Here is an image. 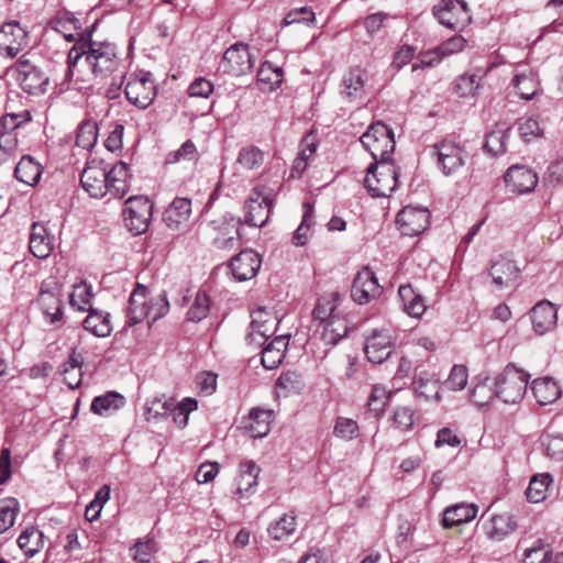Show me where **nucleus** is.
I'll list each match as a JSON object with an SVG mask.
<instances>
[{"label":"nucleus","instance_id":"39","mask_svg":"<svg viewBox=\"0 0 563 563\" xmlns=\"http://www.w3.org/2000/svg\"><path fill=\"white\" fill-rule=\"evenodd\" d=\"M284 71L279 66L271 62L261 65L257 71V84L262 91L271 92L276 90L283 82Z\"/></svg>","mask_w":563,"mask_h":563},{"label":"nucleus","instance_id":"47","mask_svg":"<svg viewBox=\"0 0 563 563\" xmlns=\"http://www.w3.org/2000/svg\"><path fill=\"white\" fill-rule=\"evenodd\" d=\"M37 302L51 323H55L62 318V301L57 294L48 290H42Z\"/></svg>","mask_w":563,"mask_h":563},{"label":"nucleus","instance_id":"6","mask_svg":"<svg viewBox=\"0 0 563 563\" xmlns=\"http://www.w3.org/2000/svg\"><path fill=\"white\" fill-rule=\"evenodd\" d=\"M433 12L438 21L450 30L463 31L472 22L470 9L464 0H440Z\"/></svg>","mask_w":563,"mask_h":563},{"label":"nucleus","instance_id":"35","mask_svg":"<svg viewBox=\"0 0 563 563\" xmlns=\"http://www.w3.org/2000/svg\"><path fill=\"white\" fill-rule=\"evenodd\" d=\"M478 508L474 504L461 503L448 507L443 512L442 525L451 528L472 521L477 515Z\"/></svg>","mask_w":563,"mask_h":563},{"label":"nucleus","instance_id":"21","mask_svg":"<svg viewBox=\"0 0 563 563\" xmlns=\"http://www.w3.org/2000/svg\"><path fill=\"white\" fill-rule=\"evenodd\" d=\"M508 189L516 194L532 191L538 185L537 174L522 165L510 166L504 176Z\"/></svg>","mask_w":563,"mask_h":563},{"label":"nucleus","instance_id":"34","mask_svg":"<svg viewBox=\"0 0 563 563\" xmlns=\"http://www.w3.org/2000/svg\"><path fill=\"white\" fill-rule=\"evenodd\" d=\"M245 209V220L244 222L249 225L253 227H263L271 213V202L267 198L263 197L260 199L250 197L244 206Z\"/></svg>","mask_w":563,"mask_h":563},{"label":"nucleus","instance_id":"56","mask_svg":"<svg viewBox=\"0 0 563 563\" xmlns=\"http://www.w3.org/2000/svg\"><path fill=\"white\" fill-rule=\"evenodd\" d=\"M20 511L19 501L15 498L3 499L0 503V533L9 530Z\"/></svg>","mask_w":563,"mask_h":563},{"label":"nucleus","instance_id":"9","mask_svg":"<svg viewBox=\"0 0 563 563\" xmlns=\"http://www.w3.org/2000/svg\"><path fill=\"white\" fill-rule=\"evenodd\" d=\"M152 217V205L144 196H132L126 199L124 221L129 231L134 235L144 233Z\"/></svg>","mask_w":563,"mask_h":563},{"label":"nucleus","instance_id":"22","mask_svg":"<svg viewBox=\"0 0 563 563\" xmlns=\"http://www.w3.org/2000/svg\"><path fill=\"white\" fill-rule=\"evenodd\" d=\"M530 319L533 331L538 335H544L555 329L558 322V309L552 302L542 300L531 309Z\"/></svg>","mask_w":563,"mask_h":563},{"label":"nucleus","instance_id":"58","mask_svg":"<svg viewBox=\"0 0 563 563\" xmlns=\"http://www.w3.org/2000/svg\"><path fill=\"white\" fill-rule=\"evenodd\" d=\"M296 527V517L284 515L279 520L271 525L268 533L274 540H284L295 532Z\"/></svg>","mask_w":563,"mask_h":563},{"label":"nucleus","instance_id":"20","mask_svg":"<svg viewBox=\"0 0 563 563\" xmlns=\"http://www.w3.org/2000/svg\"><path fill=\"white\" fill-rule=\"evenodd\" d=\"M274 419V410L255 407L243 418L242 424L246 433L254 439H260L269 433Z\"/></svg>","mask_w":563,"mask_h":563},{"label":"nucleus","instance_id":"44","mask_svg":"<svg viewBox=\"0 0 563 563\" xmlns=\"http://www.w3.org/2000/svg\"><path fill=\"white\" fill-rule=\"evenodd\" d=\"M340 296L338 292H331L329 295L322 296L314 308L313 318L316 321H319V327L325 323L328 320L340 316L341 313L338 311V302Z\"/></svg>","mask_w":563,"mask_h":563},{"label":"nucleus","instance_id":"23","mask_svg":"<svg viewBox=\"0 0 563 563\" xmlns=\"http://www.w3.org/2000/svg\"><path fill=\"white\" fill-rule=\"evenodd\" d=\"M130 187L131 174L128 164L118 162L110 170L107 169V195L121 199L129 192Z\"/></svg>","mask_w":563,"mask_h":563},{"label":"nucleus","instance_id":"29","mask_svg":"<svg viewBox=\"0 0 563 563\" xmlns=\"http://www.w3.org/2000/svg\"><path fill=\"white\" fill-rule=\"evenodd\" d=\"M288 343L289 336L287 334H280L262 345L263 366L267 369L278 367L285 358Z\"/></svg>","mask_w":563,"mask_h":563},{"label":"nucleus","instance_id":"4","mask_svg":"<svg viewBox=\"0 0 563 563\" xmlns=\"http://www.w3.org/2000/svg\"><path fill=\"white\" fill-rule=\"evenodd\" d=\"M360 142L369 152L374 162L389 161V155L395 148L393 131L382 122L372 124L360 137Z\"/></svg>","mask_w":563,"mask_h":563},{"label":"nucleus","instance_id":"30","mask_svg":"<svg viewBox=\"0 0 563 563\" xmlns=\"http://www.w3.org/2000/svg\"><path fill=\"white\" fill-rule=\"evenodd\" d=\"M531 390L538 404L547 406L555 402L562 396L561 386L551 377H541L532 382Z\"/></svg>","mask_w":563,"mask_h":563},{"label":"nucleus","instance_id":"51","mask_svg":"<svg viewBox=\"0 0 563 563\" xmlns=\"http://www.w3.org/2000/svg\"><path fill=\"white\" fill-rule=\"evenodd\" d=\"M320 327H322V339L328 344H336L347 334V323L345 318L341 314L328 320Z\"/></svg>","mask_w":563,"mask_h":563},{"label":"nucleus","instance_id":"55","mask_svg":"<svg viewBox=\"0 0 563 563\" xmlns=\"http://www.w3.org/2000/svg\"><path fill=\"white\" fill-rule=\"evenodd\" d=\"M20 549L27 556H33L42 548V533L35 528L25 529L18 538Z\"/></svg>","mask_w":563,"mask_h":563},{"label":"nucleus","instance_id":"53","mask_svg":"<svg viewBox=\"0 0 563 563\" xmlns=\"http://www.w3.org/2000/svg\"><path fill=\"white\" fill-rule=\"evenodd\" d=\"M518 133L523 142L530 143L541 139L544 129L538 117H528L518 121Z\"/></svg>","mask_w":563,"mask_h":563},{"label":"nucleus","instance_id":"57","mask_svg":"<svg viewBox=\"0 0 563 563\" xmlns=\"http://www.w3.org/2000/svg\"><path fill=\"white\" fill-rule=\"evenodd\" d=\"M198 401L195 398L186 397L178 404L174 402V408L170 411L174 416L175 424L184 429L188 424L189 413L197 410Z\"/></svg>","mask_w":563,"mask_h":563},{"label":"nucleus","instance_id":"10","mask_svg":"<svg viewBox=\"0 0 563 563\" xmlns=\"http://www.w3.org/2000/svg\"><path fill=\"white\" fill-rule=\"evenodd\" d=\"M254 63L255 58L249 46L243 43H235L224 52L220 67L227 74L242 76L251 71Z\"/></svg>","mask_w":563,"mask_h":563},{"label":"nucleus","instance_id":"45","mask_svg":"<svg viewBox=\"0 0 563 563\" xmlns=\"http://www.w3.org/2000/svg\"><path fill=\"white\" fill-rule=\"evenodd\" d=\"M14 174L21 183L34 186L42 175V167L31 156H23L18 163Z\"/></svg>","mask_w":563,"mask_h":563},{"label":"nucleus","instance_id":"16","mask_svg":"<svg viewBox=\"0 0 563 563\" xmlns=\"http://www.w3.org/2000/svg\"><path fill=\"white\" fill-rule=\"evenodd\" d=\"M467 44V40L462 35H454L432 51L421 55L419 63L412 66V70L420 67H430L438 65L443 58L462 52Z\"/></svg>","mask_w":563,"mask_h":563},{"label":"nucleus","instance_id":"60","mask_svg":"<svg viewBox=\"0 0 563 563\" xmlns=\"http://www.w3.org/2000/svg\"><path fill=\"white\" fill-rule=\"evenodd\" d=\"M98 126L93 121H85L77 132V145L90 150L97 142Z\"/></svg>","mask_w":563,"mask_h":563},{"label":"nucleus","instance_id":"7","mask_svg":"<svg viewBox=\"0 0 563 563\" xmlns=\"http://www.w3.org/2000/svg\"><path fill=\"white\" fill-rule=\"evenodd\" d=\"M156 85L148 71L130 75L125 85V96L130 103L140 109L147 108L156 97Z\"/></svg>","mask_w":563,"mask_h":563},{"label":"nucleus","instance_id":"50","mask_svg":"<svg viewBox=\"0 0 563 563\" xmlns=\"http://www.w3.org/2000/svg\"><path fill=\"white\" fill-rule=\"evenodd\" d=\"M174 408L173 399L154 397L147 399L144 406V418L146 421H157L170 413Z\"/></svg>","mask_w":563,"mask_h":563},{"label":"nucleus","instance_id":"25","mask_svg":"<svg viewBox=\"0 0 563 563\" xmlns=\"http://www.w3.org/2000/svg\"><path fill=\"white\" fill-rule=\"evenodd\" d=\"M488 273L496 287L506 288L511 286L518 278L519 267L515 261L499 256L492 263Z\"/></svg>","mask_w":563,"mask_h":563},{"label":"nucleus","instance_id":"36","mask_svg":"<svg viewBox=\"0 0 563 563\" xmlns=\"http://www.w3.org/2000/svg\"><path fill=\"white\" fill-rule=\"evenodd\" d=\"M366 71L360 67L351 68L342 79V95L350 100H358L364 96Z\"/></svg>","mask_w":563,"mask_h":563},{"label":"nucleus","instance_id":"1","mask_svg":"<svg viewBox=\"0 0 563 563\" xmlns=\"http://www.w3.org/2000/svg\"><path fill=\"white\" fill-rule=\"evenodd\" d=\"M96 25L97 20L84 33H79L78 38L73 34V76L76 73L77 79L82 81L89 74L107 78L115 71L123 74L124 70L123 60L113 43L91 38Z\"/></svg>","mask_w":563,"mask_h":563},{"label":"nucleus","instance_id":"41","mask_svg":"<svg viewBox=\"0 0 563 563\" xmlns=\"http://www.w3.org/2000/svg\"><path fill=\"white\" fill-rule=\"evenodd\" d=\"M511 135V129L506 123H497L486 135L485 148L492 155L504 154Z\"/></svg>","mask_w":563,"mask_h":563},{"label":"nucleus","instance_id":"61","mask_svg":"<svg viewBox=\"0 0 563 563\" xmlns=\"http://www.w3.org/2000/svg\"><path fill=\"white\" fill-rule=\"evenodd\" d=\"M468 379V372L464 365H454L448 378L444 382V387L452 391H460L465 388Z\"/></svg>","mask_w":563,"mask_h":563},{"label":"nucleus","instance_id":"11","mask_svg":"<svg viewBox=\"0 0 563 563\" xmlns=\"http://www.w3.org/2000/svg\"><path fill=\"white\" fill-rule=\"evenodd\" d=\"M438 168L444 176L455 175L465 163L462 147L452 141H442L433 146Z\"/></svg>","mask_w":563,"mask_h":563},{"label":"nucleus","instance_id":"33","mask_svg":"<svg viewBox=\"0 0 563 563\" xmlns=\"http://www.w3.org/2000/svg\"><path fill=\"white\" fill-rule=\"evenodd\" d=\"M415 393L419 398L424 401L440 402L441 386L438 378L426 372H421L413 380Z\"/></svg>","mask_w":563,"mask_h":563},{"label":"nucleus","instance_id":"64","mask_svg":"<svg viewBox=\"0 0 563 563\" xmlns=\"http://www.w3.org/2000/svg\"><path fill=\"white\" fill-rule=\"evenodd\" d=\"M391 391L383 385H374L368 397L367 406L371 411L379 413L384 410L390 398Z\"/></svg>","mask_w":563,"mask_h":563},{"label":"nucleus","instance_id":"17","mask_svg":"<svg viewBox=\"0 0 563 563\" xmlns=\"http://www.w3.org/2000/svg\"><path fill=\"white\" fill-rule=\"evenodd\" d=\"M262 265L260 254L246 249L236 254L230 262L232 276L238 282H245L254 278Z\"/></svg>","mask_w":563,"mask_h":563},{"label":"nucleus","instance_id":"12","mask_svg":"<svg viewBox=\"0 0 563 563\" xmlns=\"http://www.w3.org/2000/svg\"><path fill=\"white\" fill-rule=\"evenodd\" d=\"M396 223L404 235L415 236L429 227L430 212L427 208L406 206L398 212Z\"/></svg>","mask_w":563,"mask_h":563},{"label":"nucleus","instance_id":"43","mask_svg":"<svg viewBox=\"0 0 563 563\" xmlns=\"http://www.w3.org/2000/svg\"><path fill=\"white\" fill-rule=\"evenodd\" d=\"M552 482L553 478L549 473L532 476L526 489L528 501L533 504L543 501L548 496V490Z\"/></svg>","mask_w":563,"mask_h":563},{"label":"nucleus","instance_id":"59","mask_svg":"<svg viewBox=\"0 0 563 563\" xmlns=\"http://www.w3.org/2000/svg\"><path fill=\"white\" fill-rule=\"evenodd\" d=\"M210 309V299L206 291L198 290L195 299L187 312V318L190 321L198 322L205 319Z\"/></svg>","mask_w":563,"mask_h":563},{"label":"nucleus","instance_id":"24","mask_svg":"<svg viewBox=\"0 0 563 563\" xmlns=\"http://www.w3.org/2000/svg\"><path fill=\"white\" fill-rule=\"evenodd\" d=\"M151 297L147 287L137 284L129 298L128 322L130 325L137 324L148 317Z\"/></svg>","mask_w":563,"mask_h":563},{"label":"nucleus","instance_id":"62","mask_svg":"<svg viewBox=\"0 0 563 563\" xmlns=\"http://www.w3.org/2000/svg\"><path fill=\"white\" fill-rule=\"evenodd\" d=\"M333 433L339 439L351 441L358 435V424L353 419L339 417L335 421Z\"/></svg>","mask_w":563,"mask_h":563},{"label":"nucleus","instance_id":"27","mask_svg":"<svg viewBox=\"0 0 563 563\" xmlns=\"http://www.w3.org/2000/svg\"><path fill=\"white\" fill-rule=\"evenodd\" d=\"M486 71L476 68L457 76L453 82L454 92L463 99H474L483 86Z\"/></svg>","mask_w":563,"mask_h":563},{"label":"nucleus","instance_id":"15","mask_svg":"<svg viewBox=\"0 0 563 563\" xmlns=\"http://www.w3.org/2000/svg\"><path fill=\"white\" fill-rule=\"evenodd\" d=\"M395 339L388 329H375L366 338L365 354L369 362L380 364L387 360L394 349Z\"/></svg>","mask_w":563,"mask_h":563},{"label":"nucleus","instance_id":"19","mask_svg":"<svg viewBox=\"0 0 563 563\" xmlns=\"http://www.w3.org/2000/svg\"><path fill=\"white\" fill-rule=\"evenodd\" d=\"M380 294L375 274L367 267L360 271L354 278L351 296L358 305L367 303Z\"/></svg>","mask_w":563,"mask_h":563},{"label":"nucleus","instance_id":"18","mask_svg":"<svg viewBox=\"0 0 563 563\" xmlns=\"http://www.w3.org/2000/svg\"><path fill=\"white\" fill-rule=\"evenodd\" d=\"M27 44V35L15 22L5 23L0 29V54L14 57Z\"/></svg>","mask_w":563,"mask_h":563},{"label":"nucleus","instance_id":"48","mask_svg":"<svg viewBox=\"0 0 563 563\" xmlns=\"http://www.w3.org/2000/svg\"><path fill=\"white\" fill-rule=\"evenodd\" d=\"M514 85L517 93L525 100H531L541 90L537 74L533 71L516 75Z\"/></svg>","mask_w":563,"mask_h":563},{"label":"nucleus","instance_id":"5","mask_svg":"<svg viewBox=\"0 0 563 563\" xmlns=\"http://www.w3.org/2000/svg\"><path fill=\"white\" fill-rule=\"evenodd\" d=\"M280 318L274 308L258 307L252 312L247 341L251 345L262 346L277 331Z\"/></svg>","mask_w":563,"mask_h":563},{"label":"nucleus","instance_id":"63","mask_svg":"<svg viewBox=\"0 0 563 563\" xmlns=\"http://www.w3.org/2000/svg\"><path fill=\"white\" fill-rule=\"evenodd\" d=\"M550 560L551 552L542 540H537L523 554V563H549Z\"/></svg>","mask_w":563,"mask_h":563},{"label":"nucleus","instance_id":"52","mask_svg":"<svg viewBox=\"0 0 563 563\" xmlns=\"http://www.w3.org/2000/svg\"><path fill=\"white\" fill-rule=\"evenodd\" d=\"M263 162L264 153L254 145L241 147L236 156V164L245 170L257 169Z\"/></svg>","mask_w":563,"mask_h":563},{"label":"nucleus","instance_id":"46","mask_svg":"<svg viewBox=\"0 0 563 563\" xmlns=\"http://www.w3.org/2000/svg\"><path fill=\"white\" fill-rule=\"evenodd\" d=\"M93 297L92 285L86 280L73 285V309H76L77 313L82 314L87 309L92 308Z\"/></svg>","mask_w":563,"mask_h":563},{"label":"nucleus","instance_id":"14","mask_svg":"<svg viewBox=\"0 0 563 563\" xmlns=\"http://www.w3.org/2000/svg\"><path fill=\"white\" fill-rule=\"evenodd\" d=\"M260 474L261 467L254 461H241L234 478V498L240 500L254 495L257 490Z\"/></svg>","mask_w":563,"mask_h":563},{"label":"nucleus","instance_id":"2","mask_svg":"<svg viewBox=\"0 0 563 563\" xmlns=\"http://www.w3.org/2000/svg\"><path fill=\"white\" fill-rule=\"evenodd\" d=\"M364 184L372 197H389L398 186V170L391 161L374 162L367 167Z\"/></svg>","mask_w":563,"mask_h":563},{"label":"nucleus","instance_id":"28","mask_svg":"<svg viewBox=\"0 0 563 563\" xmlns=\"http://www.w3.org/2000/svg\"><path fill=\"white\" fill-rule=\"evenodd\" d=\"M86 312L87 316H80V318H78L76 321L79 322L87 332L98 338H106L110 335L112 331V324L110 321V314L108 312L95 309L93 307L87 309Z\"/></svg>","mask_w":563,"mask_h":563},{"label":"nucleus","instance_id":"37","mask_svg":"<svg viewBox=\"0 0 563 563\" xmlns=\"http://www.w3.org/2000/svg\"><path fill=\"white\" fill-rule=\"evenodd\" d=\"M29 246L31 253L37 258L49 256L53 250L52 239L42 223H33Z\"/></svg>","mask_w":563,"mask_h":563},{"label":"nucleus","instance_id":"42","mask_svg":"<svg viewBox=\"0 0 563 563\" xmlns=\"http://www.w3.org/2000/svg\"><path fill=\"white\" fill-rule=\"evenodd\" d=\"M470 397L471 401L478 407L489 405L497 397L495 379L487 376L478 378L471 389Z\"/></svg>","mask_w":563,"mask_h":563},{"label":"nucleus","instance_id":"3","mask_svg":"<svg viewBox=\"0 0 563 563\" xmlns=\"http://www.w3.org/2000/svg\"><path fill=\"white\" fill-rule=\"evenodd\" d=\"M530 375L523 369L508 365L501 373L494 377L497 398L506 404H517L526 395Z\"/></svg>","mask_w":563,"mask_h":563},{"label":"nucleus","instance_id":"40","mask_svg":"<svg viewBox=\"0 0 563 563\" xmlns=\"http://www.w3.org/2000/svg\"><path fill=\"white\" fill-rule=\"evenodd\" d=\"M516 526L511 516L507 514L494 515L485 522L484 529L490 540L500 541L515 530Z\"/></svg>","mask_w":563,"mask_h":563},{"label":"nucleus","instance_id":"32","mask_svg":"<svg viewBox=\"0 0 563 563\" xmlns=\"http://www.w3.org/2000/svg\"><path fill=\"white\" fill-rule=\"evenodd\" d=\"M402 310L411 318L419 319L427 310L424 298L410 284L401 285L398 289Z\"/></svg>","mask_w":563,"mask_h":563},{"label":"nucleus","instance_id":"38","mask_svg":"<svg viewBox=\"0 0 563 563\" xmlns=\"http://www.w3.org/2000/svg\"><path fill=\"white\" fill-rule=\"evenodd\" d=\"M125 405V398L117 391H108L93 398L90 410L98 416L109 417Z\"/></svg>","mask_w":563,"mask_h":563},{"label":"nucleus","instance_id":"13","mask_svg":"<svg viewBox=\"0 0 563 563\" xmlns=\"http://www.w3.org/2000/svg\"><path fill=\"white\" fill-rule=\"evenodd\" d=\"M80 185L91 198H102L107 195V168L102 162L92 161L80 174Z\"/></svg>","mask_w":563,"mask_h":563},{"label":"nucleus","instance_id":"8","mask_svg":"<svg viewBox=\"0 0 563 563\" xmlns=\"http://www.w3.org/2000/svg\"><path fill=\"white\" fill-rule=\"evenodd\" d=\"M15 81L29 95H41L46 91L48 77L29 59L21 58L11 68Z\"/></svg>","mask_w":563,"mask_h":563},{"label":"nucleus","instance_id":"31","mask_svg":"<svg viewBox=\"0 0 563 563\" xmlns=\"http://www.w3.org/2000/svg\"><path fill=\"white\" fill-rule=\"evenodd\" d=\"M47 41L57 42L62 40L64 45L70 42V13L67 10H60L49 20L45 29Z\"/></svg>","mask_w":563,"mask_h":563},{"label":"nucleus","instance_id":"26","mask_svg":"<svg viewBox=\"0 0 563 563\" xmlns=\"http://www.w3.org/2000/svg\"><path fill=\"white\" fill-rule=\"evenodd\" d=\"M191 216V201L187 198L177 197L166 208L164 222L170 230H183L188 225Z\"/></svg>","mask_w":563,"mask_h":563},{"label":"nucleus","instance_id":"54","mask_svg":"<svg viewBox=\"0 0 563 563\" xmlns=\"http://www.w3.org/2000/svg\"><path fill=\"white\" fill-rule=\"evenodd\" d=\"M305 213L301 220V223L297 228V230L294 232L292 235V244L296 246H305L310 236H311V228L313 224L312 216H313V208L310 203L306 202L303 205Z\"/></svg>","mask_w":563,"mask_h":563},{"label":"nucleus","instance_id":"49","mask_svg":"<svg viewBox=\"0 0 563 563\" xmlns=\"http://www.w3.org/2000/svg\"><path fill=\"white\" fill-rule=\"evenodd\" d=\"M303 387L301 376L291 371L279 375L275 384V394L277 397L286 398L289 395L299 393Z\"/></svg>","mask_w":563,"mask_h":563}]
</instances>
